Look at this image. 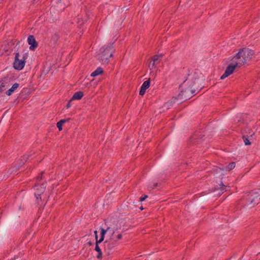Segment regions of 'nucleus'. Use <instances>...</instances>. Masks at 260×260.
<instances>
[{
	"instance_id": "nucleus-7",
	"label": "nucleus",
	"mask_w": 260,
	"mask_h": 260,
	"mask_svg": "<svg viewBox=\"0 0 260 260\" xmlns=\"http://www.w3.org/2000/svg\"><path fill=\"white\" fill-rule=\"evenodd\" d=\"M231 61L235 63L238 67H240L246 63L245 61L242 59V55H239V52L232 58Z\"/></svg>"
},
{
	"instance_id": "nucleus-17",
	"label": "nucleus",
	"mask_w": 260,
	"mask_h": 260,
	"mask_svg": "<svg viewBox=\"0 0 260 260\" xmlns=\"http://www.w3.org/2000/svg\"><path fill=\"white\" fill-rule=\"evenodd\" d=\"M103 73V70L102 68H98L94 72L91 74V76L93 77L97 76Z\"/></svg>"
},
{
	"instance_id": "nucleus-3",
	"label": "nucleus",
	"mask_w": 260,
	"mask_h": 260,
	"mask_svg": "<svg viewBox=\"0 0 260 260\" xmlns=\"http://www.w3.org/2000/svg\"><path fill=\"white\" fill-rule=\"evenodd\" d=\"M42 179V175H41L40 180H39L37 183H36L35 185V187L36 189V191L35 192V196L37 200L38 201V203L39 200H41V196L42 194L44 193L45 190L46 185L44 183L41 182V180Z\"/></svg>"
},
{
	"instance_id": "nucleus-9",
	"label": "nucleus",
	"mask_w": 260,
	"mask_h": 260,
	"mask_svg": "<svg viewBox=\"0 0 260 260\" xmlns=\"http://www.w3.org/2000/svg\"><path fill=\"white\" fill-rule=\"evenodd\" d=\"M27 42L30 45L29 47L30 50H34L38 46V44L33 35H29L28 37Z\"/></svg>"
},
{
	"instance_id": "nucleus-22",
	"label": "nucleus",
	"mask_w": 260,
	"mask_h": 260,
	"mask_svg": "<svg viewBox=\"0 0 260 260\" xmlns=\"http://www.w3.org/2000/svg\"><path fill=\"white\" fill-rule=\"evenodd\" d=\"M6 82L4 81H0V87H1V89H5V87L6 86Z\"/></svg>"
},
{
	"instance_id": "nucleus-6",
	"label": "nucleus",
	"mask_w": 260,
	"mask_h": 260,
	"mask_svg": "<svg viewBox=\"0 0 260 260\" xmlns=\"http://www.w3.org/2000/svg\"><path fill=\"white\" fill-rule=\"evenodd\" d=\"M238 67L235 64V63L233 62L232 61L230 64L226 67L224 73L221 76L220 79H223L231 74L233 73L234 72L235 69L237 68Z\"/></svg>"
},
{
	"instance_id": "nucleus-5",
	"label": "nucleus",
	"mask_w": 260,
	"mask_h": 260,
	"mask_svg": "<svg viewBox=\"0 0 260 260\" xmlns=\"http://www.w3.org/2000/svg\"><path fill=\"white\" fill-rule=\"evenodd\" d=\"M239 55H242V59L244 60L246 62L251 59L254 55V52L253 50L248 48H243L239 50Z\"/></svg>"
},
{
	"instance_id": "nucleus-21",
	"label": "nucleus",
	"mask_w": 260,
	"mask_h": 260,
	"mask_svg": "<svg viewBox=\"0 0 260 260\" xmlns=\"http://www.w3.org/2000/svg\"><path fill=\"white\" fill-rule=\"evenodd\" d=\"M198 139V137H197V135L194 134L190 138V141H191V142H192L193 143H195L196 142L194 141V140H196V139Z\"/></svg>"
},
{
	"instance_id": "nucleus-8",
	"label": "nucleus",
	"mask_w": 260,
	"mask_h": 260,
	"mask_svg": "<svg viewBox=\"0 0 260 260\" xmlns=\"http://www.w3.org/2000/svg\"><path fill=\"white\" fill-rule=\"evenodd\" d=\"M104 249L109 254L110 250L116 246V241L114 240L106 241L104 243Z\"/></svg>"
},
{
	"instance_id": "nucleus-15",
	"label": "nucleus",
	"mask_w": 260,
	"mask_h": 260,
	"mask_svg": "<svg viewBox=\"0 0 260 260\" xmlns=\"http://www.w3.org/2000/svg\"><path fill=\"white\" fill-rule=\"evenodd\" d=\"M70 119V118L61 119L57 123L56 125L59 131L62 129V126L63 124L65 122L69 121Z\"/></svg>"
},
{
	"instance_id": "nucleus-19",
	"label": "nucleus",
	"mask_w": 260,
	"mask_h": 260,
	"mask_svg": "<svg viewBox=\"0 0 260 260\" xmlns=\"http://www.w3.org/2000/svg\"><path fill=\"white\" fill-rule=\"evenodd\" d=\"M236 164L235 162H232L231 163H230L226 167V170L228 171L232 170V169H234L235 167Z\"/></svg>"
},
{
	"instance_id": "nucleus-18",
	"label": "nucleus",
	"mask_w": 260,
	"mask_h": 260,
	"mask_svg": "<svg viewBox=\"0 0 260 260\" xmlns=\"http://www.w3.org/2000/svg\"><path fill=\"white\" fill-rule=\"evenodd\" d=\"M162 57V54H156L153 56L152 58V63L151 64L152 67H153L155 63L158 60L159 58H161Z\"/></svg>"
},
{
	"instance_id": "nucleus-4",
	"label": "nucleus",
	"mask_w": 260,
	"mask_h": 260,
	"mask_svg": "<svg viewBox=\"0 0 260 260\" xmlns=\"http://www.w3.org/2000/svg\"><path fill=\"white\" fill-rule=\"evenodd\" d=\"M19 53L18 52L15 53V60L13 63V67L17 70H21L24 67L25 64L26 57L23 56L22 59H19Z\"/></svg>"
},
{
	"instance_id": "nucleus-28",
	"label": "nucleus",
	"mask_w": 260,
	"mask_h": 260,
	"mask_svg": "<svg viewBox=\"0 0 260 260\" xmlns=\"http://www.w3.org/2000/svg\"><path fill=\"white\" fill-rule=\"evenodd\" d=\"M89 245H91V243L90 242H89Z\"/></svg>"
},
{
	"instance_id": "nucleus-2",
	"label": "nucleus",
	"mask_w": 260,
	"mask_h": 260,
	"mask_svg": "<svg viewBox=\"0 0 260 260\" xmlns=\"http://www.w3.org/2000/svg\"><path fill=\"white\" fill-rule=\"evenodd\" d=\"M199 88L196 85L194 81H191L189 84V86L186 88L184 90L181 91L180 95L182 96L184 99H189L193 96V95L198 91Z\"/></svg>"
},
{
	"instance_id": "nucleus-10",
	"label": "nucleus",
	"mask_w": 260,
	"mask_h": 260,
	"mask_svg": "<svg viewBox=\"0 0 260 260\" xmlns=\"http://www.w3.org/2000/svg\"><path fill=\"white\" fill-rule=\"evenodd\" d=\"M100 230H101V237H100V239L98 240V241L99 242H102L104 240V237H105V235L107 232H111L112 235H113L115 233L114 229H113L110 227H108L106 229H104V228H101Z\"/></svg>"
},
{
	"instance_id": "nucleus-29",
	"label": "nucleus",
	"mask_w": 260,
	"mask_h": 260,
	"mask_svg": "<svg viewBox=\"0 0 260 260\" xmlns=\"http://www.w3.org/2000/svg\"><path fill=\"white\" fill-rule=\"evenodd\" d=\"M259 192H260V189H259Z\"/></svg>"
},
{
	"instance_id": "nucleus-26",
	"label": "nucleus",
	"mask_w": 260,
	"mask_h": 260,
	"mask_svg": "<svg viewBox=\"0 0 260 260\" xmlns=\"http://www.w3.org/2000/svg\"><path fill=\"white\" fill-rule=\"evenodd\" d=\"M72 100H71V99L70 100V101L68 102V103L67 104V106H66V107L67 109L69 108L70 107H71V103L72 102Z\"/></svg>"
},
{
	"instance_id": "nucleus-24",
	"label": "nucleus",
	"mask_w": 260,
	"mask_h": 260,
	"mask_svg": "<svg viewBox=\"0 0 260 260\" xmlns=\"http://www.w3.org/2000/svg\"><path fill=\"white\" fill-rule=\"evenodd\" d=\"M122 238V236L121 234H119L117 235V237H116V239L117 240H120Z\"/></svg>"
},
{
	"instance_id": "nucleus-11",
	"label": "nucleus",
	"mask_w": 260,
	"mask_h": 260,
	"mask_svg": "<svg viewBox=\"0 0 260 260\" xmlns=\"http://www.w3.org/2000/svg\"><path fill=\"white\" fill-rule=\"evenodd\" d=\"M94 234L95 235V238H96V243H95V250L98 252V255H96V257L99 259H101L102 258V252L101 249H100V247L99 246V243H101L102 242H99L98 241V235H97V231H94Z\"/></svg>"
},
{
	"instance_id": "nucleus-23",
	"label": "nucleus",
	"mask_w": 260,
	"mask_h": 260,
	"mask_svg": "<svg viewBox=\"0 0 260 260\" xmlns=\"http://www.w3.org/2000/svg\"><path fill=\"white\" fill-rule=\"evenodd\" d=\"M148 196L147 195L142 196L139 199V201L142 202L144 201L146 198H147Z\"/></svg>"
},
{
	"instance_id": "nucleus-12",
	"label": "nucleus",
	"mask_w": 260,
	"mask_h": 260,
	"mask_svg": "<svg viewBox=\"0 0 260 260\" xmlns=\"http://www.w3.org/2000/svg\"><path fill=\"white\" fill-rule=\"evenodd\" d=\"M150 85V79H149L148 80L144 81L141 86L140 90L139 91V94L141 95H143L146 92V90L149 87Z\"/></svg>"
},
{
	"instance_id": "nucleus-1",
	"label": "nucleus",
	"mask_w": 260,
	"mask_h": 260,
	"mask_svg": "<svg viewBox=\"0 0 260 260\" xmlns=\"http://www.w3.org/2000/svg\"><path fill=\"white\" fill-rule=\"evenodd\" d=\"M101 52L100 61L103 63H108L109 58L112 56L114 52L113 45L111 44L102 47L101 49Z\"/></svg>"
},
{
	"instance_id": "nucleus-27",
	"label": "nucleus",
	"mask_w": 260,
	"mask_h": 260,
	"mask_svg": "<svg viewBox=\"0 0 260 260\" xmlns=\"http://www.w3.org/2000/svg\"><path fill=\"white\" fill-rule=\"evenodd\" d=\"M39 178H40V177H39V176L37 177V179H38V180Z\"/></svg>"
},
{
	"instance_id": "nucleus-20",
	"label": "nucleus",
	"mask_w": 260,
	"mask_h": 260,
	"mask_svg": "<svg viewBox=\"0 0 260 260\" xmlns=\"http://www.w3.org/2000/svg\"><path fill=\"white\" fill-rule=\"evenodd\" d=\"M248 201H249V204H253V205H255V204H257V203H255L254 202V198H251V196L249 197L248 199Z\"/></svg>"
},
{
	"instance_id": "nucleus-13",
	"label": "nucleus",
	"mask_w": 260,
	"mask_h": 260,
	"mask_svg": "<svg viewBox=\"0 0 260 260\" xmlns=\"http://www.w3.org/2000/svg\"><path fill=\"white\" fill-rule=\"evenodd\" d=\"M254 134H255V132H253L251 134H250L249 136L248 135H243V137H242V138H243V141L244 142V144L245 145H251V142L249 141V138L250 137V138H252L253 137V136L254 135Z\"/></svg>"
},
{
	"instance_id": "nucleus-16",
	"label": "nucleus",
	"mask_w": 260,
	"mask_h": 260,
	"mask_svg": "<svg viewBox=\"0 0 260 260\" xmlns=\"http://www.w3.org/2000/svg\"><path fill=\"white\" fill-rule=\"evenodd\" d=\"M19 84L17 83L14 84L12 87L6 92V94L8 95H11L12 93L19 87Z\"/></svg>"
},
{
	"instance_id": "nucleus-25",
	"label": "nucleus",
	"mask_w": 260,
	"mask_h": 260,
	"mask_svg": "<svg viewBox=\"0 0 260 260\" xmlns=\"http://www.w3.org/2000/svg\"><path fill=\"white\" fill-rule=\"evenodd\" d=\"M225 189V186H224L223 184H221V193H223V191Z\"/></svg>"
},
{
	"instance_id": "nucleus-14",
	"label": "nucleus",
	"mask_w": 260,
	"mask_h": 260,
	"mask_svg": "<svg viewBox=\"0 0 260 260\" xmlns=\"http://www.w3.org/2000/svg\"><path fill=\"white\" fill-rule=\"evenodd\" d=\"M83 96V93L82 91L75 92L71 98V100H79Z\"/></svg>"
}]
</instances>
